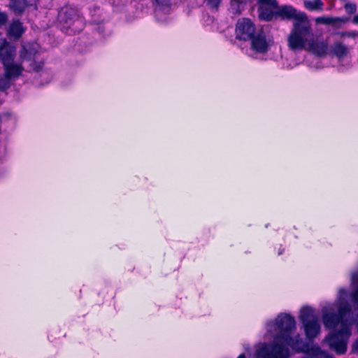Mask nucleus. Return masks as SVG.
Here are the masks:
<instances>
[{
  "label": "nucleus",
  "instance_id": "obj_1",
  "mask_svg": "<svg viewBox=\"0 0 358 358\" xmlns=\"http://www.w3.org/2000/svg\"><path fill=\"white\" fill-rule=\"evenodd\" d=\"M295 324L294 318L285 313L279 314L275 321L268 322L265 338H273V342L264 343L257 350V358H289V347L296 352L305 353L306 355L304 358H334L318 345L310 348L299 334L292 336Z\"/></svg>",
  "mask_w": 358,
  "mask_h": 358
},
{
  "label": "nucleus",
  "instance_id": "obj_2",
  "mask_svg": "<svg viewBox=\"0 0 358 358\" xmlns=\"http://www.w3.org/2000/svg\"><path fill=\"white\" fill-rule=\"evenodd\" d=\"M348 291L345 288L338 290V299L332 306L322 309V320L325 328L331 330L336 329L342 317L349 315L351 306L346 301Z\"/></svg>",
  "mask_w": 358,
  "mask_h": 358
},
{
  "label": "nucleus",
  "instance_id": "obj_3",
  "mask_svg": "<svg viewBox=\"0 0 358 358\" xmlns=\"http://www.w3.org/2000/svg\"><path fill=\"white\" fill-rule=\"evenodd\" d=\"M313 36L311 24L308 18L301 22H293L287 37V45L292 50H304Z\"/></svg>",
  "mask_w": 358,
  "mask_h": 358
},
{
  "label": "nucleus",
  "instance_id": "obj_4",
  "mask_svg": "<svg viewBox=\"0 0 358 358\" xmlns=\"http://www.w3.org/2000/svg\"><path fill=\"white\" fill-rule=\"evenodd\" d=\"M58 21L62 31L69 35L78 33L84 27L83 17L71 7H65L59 11Z\"/></svg>",
  "mask_w": 358,
  "mask_h": 358
},
{
  "label": "nucleus",
  "instance_id": "obj_5",
  "mask_svg": "<svg viewBox=\"0 0 358 358\" xmlns=\"http://www.w3.org/2000/svg\"><path fill=\"white\" fill-rule=\"evenodd\" d=\"M338 324H341L340 329L327 336L325 341L338 355H343L347 351V343L351 336V323L345 317H342Z\"/></svg>",
  "mask_w": 358,
  "mask_h": 358
},
{
  "label": "nucleus",
  "instance_id": "obj_6",
  "mask_svg": "<svg viewBox=\"0 0 358 358\" xmlns=\"http://www.w3.org/2000/svg\"><path fill=\"white\" fill-rule=\"evenodd\" d=\"M38 54V45L34 43H22L19 52L21 62H28L26 71L28 72H38L43 66V62L36 61Z\"/></svg>",
  "mask_w": 358,
  "mask_h": 358
},
{
  "label": "nucleus",
  "instance_id": "obj_7",
  "mask_svg": "<svg viewBox=\"0 0 358 358\" xmlns=\"http://www.w3.org/2000/svg\"><path fill=\"white\" fill-rule=\"evenodd\" d=\"M299 319L303 324L306 338L312 340L320 332V324L314 310L309 307L301 309Z\"/></svg>",
  "mask_w": 358,
  "mask_h": 358
},
{
  "label": "nucleus",
  "instance_id": "obj_8",
  "mask_svg": "<svg viewBox=\"0 0 358 358\" xmlns=\"http://www.w3.org/2000/svg\"><path fill=\"white\" fill-rule=\"evenodd\" d=\"M251 41V49L257 53H265L273 43V40L262 30L258 31Z\"/></svg>",
  "mask_w": 358,
  "mask_h": 358
},
{
  "label": "nucleus",
  "instance_id": "obj_9",
  "mask_svg": "<svg viewBox=\"0 0 358 358\" xmlns=\"http://www.w3.org/2000/svg\"><path fill=\"white\" fill-rule=\"evenodd\" d=\"M255 34V26L246 18L238 20L236 26V38L239 40L249 41Z\"/></svg>",
  "mask_w": 358,
  "mask_h": 358
},
{
  "label": "nucleus",
  "instance_id": "obj_10",
  "mask_svg": "<svg viewBox=\"0 0 358 358\" xmlns=\"http://www.w3.org/2000/svg\"><path fill=\"white\" fill-rule=\"evenodd\" d=\"M275 16L282 20H294V22H301L308 18L307 15L302 11L296 10L292 6H282L275 11Z\"/></svg>",
  "mask_w": 358,
  "mask_h": 358
},
{
  "label": "nucleus",
  "instance_id": "obj_11",
  "mask_svg": "<svg viewBox=\"0 0 358 358\" xmlns=\"http://www.w3.org/2000/svg\"><path fill=\"white\" fill-rule=\"evenodd\" d=\"M15 55V47L5 41L0 47V62L1 64L6 65L13 62Z\"/></svg>",
  "mask_w": 358,
  "mask_h": 358
},
{
  "label": "nucleus",
  "instance_id": "obj_12",
  "mask_svg": "<svg viewBox=\"0 0 358 358\" xmlns=\"http://www.w3.org/2000/svg\"><path fill=\"white\" fill-rule=\"evenodd\" d=\"M306 49L314 55L322 57L327 54L328 50V44L324 41L315 40L312 37L308 42Z\"/></svg>",
  "mask_w": 358,
  "mask_h": 358
},
{
  "label": "nucleus",
  "instance_id": "obj_13",
  "mask_svg": "<svg viewBox=\"0 0 358 358\" xmlns=\"http://www.w3.org/2000/svg\"><path fill=\"white\" fill-rule=\"evenodd\" d=\"M4 68V75L12 80L17 79L22 73L23 71H26L21 64L13 62L6 65H3Z\"/></svg>",
  "mask_w": 358,
  "mask_h": 358
},
{
  "label": "nucleus",
  "instance_id": "obj_14",
  "mask_svg": "<svg viewBox=\"0 0 358 358\" xmlns=\"http://www.w3.org/2000/svg\"><path fill=\"white\" fill-rule=\"evenodd\" d=\"M25 28L22 23L18 20H13L11 24L9 25L7 30V35L8 37L13 39L20 38L22 35L24 33Z\"/></svg>",
  "mask_w": 358,
  "mask_h": 358
},
{
  "label": "nucleus",
  "instance_id": "obj_15",
  "mask_svg": "<svg viewBox=\"0 0 358 358\" xmlns=\"http://www.w3.org/2000/svg\"><path fill=\"white\" fill-rule=\"evenodd\" d=\"M348 21V17H318L316 18L315 22L317 24L334 25L339 27L342 24H345Z\"/></svg>",
  "mask_w": 358,
  "mask_h": 358
},
{
  "label": "nucleus",
  "instance_id": "obj_16",
  "mask_svg": "<svg viewBox=\"0 0 358 358\" xmlns=\"http://www.w3.org/2000/svg\"><path fill=\"white\" fill-rule=\"evenodd\" d=\"M331 52L338 58L341 59L348 54V48L341 42H336L331 46Z\"/></svg>",
  "mask_w": 358,
  "mask_h": 358
},
{
  "label": "nucleus",
  "instance_id": "obj_17",
  "mask_svg": "<svg viewBox=\"0 0 358 358\" xmlns=\"http://www.w3.org/2000/svg\"><path fill=\"white\" fill-rule=\"evenodd\" d=\"M258 12L259 18L265 21H271L275 15V12H273L270 7L267 6H259Z\"/></svg>",
  "mask_w": 358,
  "mask_h": 358
},
{
  "label": "nucleus",
  "instance_id": "obj_18",
  "mask_svg": "<svg viewBox=\"0 0 358 358\" xmlns=\"http://www.w3.org/2000/svg\"><path fill=\"white\" fill-rule=\"evenodd\" d=\"M303 5L304 7L310 11H322L323 10L324 3L321 0H304Z\"/></svg>",
  "mask_w": 358,
  "mask_h": 358
},
{
  "label": "nucleus",
  "instance_id": "obj_19",
  "mask_svg": "<svg viewBox=\"0 0 358 358\" xmlns=\"http://www.w3.org/2000/svg\"><path fill=\"white\" fill-rule=\"evenodd\" d=\"M10 6L15 13L20 14L27 6L26 0H11Z\"/></svg>",
  "mask_w": 358,
  "mask_h": 358
},
{
  "label": "nucleus",
  "instance_id": "obj_20",
  "mask_svg": "<svg viewBox=\"0 0 358 358\" xmlns=\"http://www.w3.org/2000/svg\"><path fill=\"white\" fill-rule=\"evenodd\" d=\"M12 80L8 78L6 75L3 74L2 77L0 78V90H6L8 89L10 86Z\"/></svg>",
  "mask_w": 358,
  "mask_h": 358
},
{
  "label": "nucleus",
  "instance_id": "obj_21",
  "mask_svg": "<svg viewBox=\"0 0 358 358\" xmlns=\"http://www.w3.org/2000/svg\"><path fill=\"white\" fill-rule=\"evenodd\" d=\"M258 2L260 4V6H267L270 8L278 7V2L276 0H259Z\"/></svg>",
  "mask_w": 358,
  "mask_h": 358
},
{
  "label": "nucleus",
  "instance_id": "obj_22",
  "mask_svg": "<svg viewBox=\"0 0 358 358\" xmlns=\"http://www.w3.org/2000/svg\"><path fill=\"white\" fill-rule=\"evenodd\" d=\"M344 8L348 14H354L357 11V6L355 3H345Z\"/></svg>",
  "mask_w": 358,
  "mask_h": 358
},
{
  "label": "nucleus",
  "instance_id": "obj_23",
  "mask_svg": "<svg viewBox=\"0 0 358 358\" xmlns=\"http://www.w3.org/2000/svg\"><path fill=\"white\" fill-rule=\"evenodd\" d=\"M339 34L341 37H348L352 38H358V31H357L341 32Z\"/></svg>",
  "mask_w": 358,
  "mask_h": 358
},
{
  "label": "nucleus",
  "instance_id": "obj_24",
  "mask_svg": "<svg viewBox=\"0 0 358 358\" xmlns=\"http://www.w3.org/2000/svg\"><path fill=\"white\" fill-rule=\"evenodd\" d=\"M8 21V15L0 10V27L4 26Z\"/></svg>",
  "mask_w": 358,
  "mask_h": 358
},
{
  "label": "nucleus",
  "instance_id": "obj_25",
  "mask_svg": "<svg viewBox=\"0 0 358 358\" xmlns=\"http://www.w3.org/2000/svg\"><path fill=\"white\" fill-rule=\"evenodd\" d=\"M212 8H217L221 0H206Z\"/></svg>",
  "mask_w": 358,
  "mask_h": 358
},
{
  "label": "nucleus",
  "instance_id": "obj_26",
  "mask_svg": "<svg viewBox=\"0 0 358 358\" xmlns=\"http://www.w3.org/2000/svg\"><path fill=\"white\" fill-rule=\"evenodd\" d=\"M352 351L358 355V339H357L352 345Z\"/></svg>",
  "mask_w": 358,
  "mask_h": 358
},
{
  "label": "nucleus",
  "instance_id": "obj_27",
  "mask_svg": "<svg viewBox=\"0 0 358 358\" xmlns=\"http://www.w3.org/2000/svg\"><path fill=\"white\" fill-rule=\"evenodd\" d=\"M352 22L355 24H358V14L353 17Z\"/></svg>",
  "mask_w": 358,
  "mask_h": 358
},
{
  "label": "nucleus",
  "instance_id": "obj_28",
  "mask_svg": "<svg viewBox=\"0 0 358 358\" xmlns=\"http://www.w3.org/2000/svg\"><path fill=\"white\" fill-rule=\"evenodd\" d=\"M238 358H245V355H244V354H241V355L238 357Z\"/></svg>",
  "mask_w": 358,
  "mask_h": 358
},
{
  "label": "nucleus",
  "instance_id": "obj_29",
  "mask_svg": "<svg viewBox=\"0 0 358 358\" xmlns=\"http://www.w3.org/2000/svg\"><path fill=\"white\" fill-rule=\"evenodd\" d=\"M284 249H280L278 252V255H282Z\"/></svg>",
  "mask_w": 358,
  "mask_h": 358
}]
</instances>
